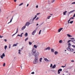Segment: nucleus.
<instances>
[{
  "instance_id": "43",
  "label": "nucleus",
  "mask_w": 75,
  "mask_h": 75,
  "mask_svg": "<svg viewBox=\"0 0 75 75\" xmlns=\"http://www.w3.org/2000/svg\"><path fill=\"white\" fill-rule=\"evenodd\" d=\"M58 74H60V72H59V70H58Z\"/></svg>"
},
{
  "instance_id": "13",
  "label": "nucleus",
  "mask_w": 75,
  "mask_h": 75,
  "mask_svg": "<svg viewBox=\"0 0 75 75\" xmlns=\"http://www.w3.org/2000/svg\"><path fill=\"white\" fill-rule=\"evenodd\" d=\"M18 44V43H16V44H14L13 46V47H16L17 46V45Z\"/></svg>"
},
{
  "instance_id": "32",
  "label": "nucleus",
  "mask_w": 75,
  "mask_h": 75,
  "mask_svg": "<svg viewBox=\"0 0 75 75\" xmlns=\"http://www.w3.org/2000/svg\"><path fill=\"white\" fill-rule=\"evenodd\" d=\"M28 38H26L25 40V41L26 42L27 41V40H28Z\"/></svg>"
},
{
  "instance_id": "31",
  "label": "nucleus",
  "mask_w": 75,
  "mask_h": 75,
  "mask_svg": "<svg viewBox=\"0 0 75 75\" xmlns=\"http://www.w3.org/2000/svg\"><path fill=\"white\" fill-rule=\"evenodd\" d=\"M62 69H58V70H59V71H60V72H61L62 71Z\"/></svg>"
},
{
  "instance_id": "35",
  "label": "nucleus",
  "mask_w": 75,
  "mask_h": 75,
  "mask_svg": "<svg viewBox=\"0 0 75 75\" xmlns=\"http://www.w3.org/2000/svg\"><path fill=\"white\" fill-rule=\"evenodd\" d=\"M22 34H23V33H21V35L20 37H22L23 36V35H22Z\"/></svg>"
},
{
  "instance_id": "11",
  "label": "nucleus",
  "mask_w": 75,
  "mask_h": 75,
  "mask_svg": "<svg viewBox=\"0 0 75 75\" xmlns=\"http://www.w3.org/2000/svg\"><path fill=\"white\" fill-rule=\"evenodd\" d=\"M25 27H26L25 25L23 27H22V28H21L22 30H24V29H25Z\"/></svg>"
},
{
  "instance_id": "10",
  "label": "nucleus",
  "mask_w": 75,
  "mask_h": 75,
  "mask_svg": "<svg viewBox=\"0 0 75 75\" xmlns=\"http://www.w3.org/2000/svg\"><path fill=\"white\" fill-rule=\"evenodd\" d=\"M13 16L12 17V18L10 20V21L8 23V24H9V23H11L12 21V20H13Z\"/></svg>"
},
{
  "instance_id": "5",
  "label": "nucleus",
  "mask_w": 75,
  "mask_h": 75,
  "mask_svg": "<svg viewBox=\"0 0 75 75\" xmlns=\"http://www.w3.org/2000/svg\"><path fill=\"white\" fill-rule=\"evenodd\" d=\"M18 28L17 29V31L16 32V33H15L14 34H13V35H12V36L13 37V36H14V35H15V34H17V33H18Z\"/></svg>"
},
{
  "instance_id": "17",
  "label": "nucleus",
  "mask_w": 75,
  "mask_h": 75,
  "mask_svg": "<svg viewBox=\"0 0 75 75\" xmlns=\"http://www.w3.org/2000/svg\"><path fill=\"white\" fill-rule=\"evenodd\" d=\"M25 35V37H27V36H28V33H26Z\"/></svg>"
},
{
  "instance_id": "7",
  "label": "nucleus",
  "mask_w": 75,
  "mask_h": 75,
  "mask_svg": "<svg viewBox=\"0 0 75 75\" xmlns=\"http://www.w3.org/2000/svg\"><path fill=\"white\" fill-rule=\"evenodd\" d=\"M62 29H63V28H60L58 30V32L59 33V32H60V31H61L62 30Z\"/></svg>"
},
{
  "instance_id": "49",
  "label": "nucleus",
  "mask_w": 75,
  "mask_h": 75,
  "mask_svg": "<svg viewBox=\"0 0 75 75\" xmlns=\"http://www.w3.org/2000/svg\"><path fill=\"white\" fill-rule=\"evenodd\" d=\"M40 14V13H37V15H39V14Z\"/></svg>"
},
{
  "instance_id": "40",
  "label": "nucleus",
  "mask_w": 75,
  "mask_h": 75,
  "mask_svg": "<svg viewBox=\"0 0 75 75\" xmlns=\"http://www.w3.org/2000/svg\"><path fill=\"white\" fill-rule=\"evenodd\" d=\"M38 19H39V18H38V17H37L36 18V20H38Z\"/></svg>"
},
{
  "instance_id": "29",
  "label": "nucleus",
  "mask_w": 75,
  "mask_h": 75,
  "mask_svg": "<svg viewBox=\"0 0 75 75\" xmlns=\"http://www.w3.org/2000/svg\"><path fill=\"white\" fill-rule=\"evenodd\" d=\"M71 18H70V19H69V20L68 21V24H69V21H71Z\"/></svg>"
},
{
  "instance_id": "14",
  "label": "nucleus",
  "mask_w": 75,
  "mask_h": 75,
  "mask_svg": "<svg viewBox=\"0 0 75 75\" xmlns=\"http://www.w3.org/2000/svg\"><path fill=\"white\" fill-rule=\"evenodd\" d=\"M74 10L71 11L70 12H69V14H71V13H73V12H74Z\"/></svg>"
},
{
  "instance_id": "46",
  "label": "nucleus",
  "mask_w": 75,
  "mask_h": 75,
  "mask_svg": "<svg viewBox=\"0 0 75 75\" xmlns=\"http://www.w3.org/2000/svg\"><path fill=\"white\" fill-rule=\"evenodd\" d=\"M52 64H51L50 65V67H52Z\"/></svg>"
},
{
  "instance_id": "19",
  "label": "nucleus",
  "mask_w": 75,
  "mask_h": 75,
  "mask_svg": "<svg viewBox=\"0 0 75 75\" xmlns=\"http://www.w3.org/2000/svg\"><path fill=\"white\" fill-rule=\"evenodd\" d=\"M55 1V0H53L51 1V3H54Z\"/></svg>"
},
{
  "instance_id": "62",
  "label": "nucleus",
  "mask_w": 75,
  "mask_h": 75,
  "mask_svg": "<svg viewBox=\"0 0 75 75\" xmlns=\"http://www.w3.org/2000/svg\"><path fill=\"white\" fill-rule=\"evenodd\" d=\"M10 48V46H9V48Z\"/></svg>"
},
{
  "instance_id": "44",
  "label": "nucleus",
  "mask_w": 75,
  "mask_h": 75,
  "mask_svg": "<svg viewBox=\"0 0 75 75\" xmlns=\"http://www.w3.org/2000/svg\"><path fill=\"white\" fill-rule=\"evenodd\" d=\"M72 46L74 48H75V46L74 45H72Z\"/></svg>"
},
{
  "instance_id": "51",
  "label": "nucleus",
  "mask_w": 75,
  "mask_h": 75,
  "mask_svg": "<svg viewBox=\"0 0 75 75\" xmlns=\"http://www.w3.org/2000/svg\"><path fill=\"white\" fill-rule=\"evenodd\" d=\"M36 8H38V5H37L36 6Z\"/></svg>"
},
{
  "instance_id": "9",
  "label": "nucleus",
  "mask_w": 75,
  "mask_h": 75,
  "mask_svg": "<svg viewBox=\"0 0 75 75\" xmlns=\"http://www.w3.org/2000/svg\"><path fill=\"white\" fill-rule=\"evenodd\" d=\"M50 47H48L47 48H46L45 50H50Z\"/></svg>"
},
{
  "instance_id": "64",
  "label": "nucleus",
  "mask_w": 75,
  "mask_h": 75,
  "mask_svg": "<svg viewBox=\"0 0 75 75\" xmlns=\"http://www.w3.org/2000/svg\"><path fill=\"white\" fill-rule=\"evenodd\" d=\"M22 65V64L21 65V68H22V67L21 66Z\"/></svg>"
},
{
  "instance_id": "16",
  "label": "nucleus",
  "mask_w": 75,
  "mask_h": 75,
  "mask_svg": "<svg viewBox=\"0 0 75 75\" xmlns=\"http://www.w3.org/2000/svg\"><path fill=\"white\" fill-rule=\"evenodd\" d=\"M67 35L69 37H72V36L70 35L69 34H67Z\"/></svg>"
},
{
  "instance_id": "63",
  "label": "nucleus",
  "mask_w": 75,
  "mask_h": 75,
  "mask_svg": "<svg viewBox=\"0 0 75 75\" xmlns=\"http://www.w3.org/2000/svg\"><path fill=\"white\" fill-rule=\"evenodd\" d=\"M0 13H1V9H0Z\"/></svg>"
},
{
  "instance_id": "21",
  "label": "nucleus",
  "mask_w": 75,
  "mask_h": 75,
  "mask_svg": "<svg viewBox=\"0 0 75 75\" xmlns=\"http://www.w3.org/2000/svg\"><path fill=\"white\" fill-rule=\"evenodd\" d=\"M72 42L74 43V44H75V40H72Z\"/></svg>"
},
{
  "instance_id": "45",
  "label": "nucleus",
  "mask_w": 75,
  "mask_h": 75,
  "mask_svg": "<svg viewBox=\"0 0 75 75\" xmlns=\"http://www.w3.org/2000/svg\"><path fill=\"white\" fill-rule=\"evenodd\" d=\"M4 41H5V42H6L7 41V39H4Z\"/></svg>"
},
{
  "instance_id": "37",
  "label": "nucleus",
  "mask_w": 75,
  "mask_h": 75,
  "mask_svg": "<svg viewBox=\"0 0 75 75\" xmlns=\"http://www.w3.org/2000/svg\"><path fill=\"white\" fill-rule=\"evenodd\" d=\"M71 40H69V41H67V43H69V42H70V41H71Z\"/></svg>"
},
{
  "instance_id": "23",
  "label": "nucleus",
  "mask_w": 75,
  "mask_h": 75,
  "mask_svg": "<svg viewBox=\"0 0 75 75\" xmlns=\"http://www.w3.org/2000/svg\"><path fill=\"white\" fill-rule=\"evenodd\" d=\"M29 45H31V44H32V42H29Z\"/></svg>"
},
{
  "instance_id": "30",
  "label": "nucleus",
  "mask_w": 75,
  "mask_h": 75,
  "mask_svg": "<svg viewBox=\"0 0 75 75\" xmlns=\"http://www.w3.org/2000/svg\"><path fill=\"white\" fill-rule=\"evenodd\" d=\"M3 57H5V54H4V53H3L2 55Z\"/></svg>"
},
{
  "instance_id": "20",
  "label": "nucleus",
  "mask_w": 75,
  "mask_h": 75,
  "mask_svg": "<svg viewBox=\"0 0 75 75\" xmlns=\"http://www.w3.org/2000/svg\"><path fill=\"white\" fill-rule=\"evenodd\" d=\"M34 47L35 48H37V46H36L35 45H34Z\"/></svg>"
},
{
  "instance_id": "39",
  "label": "nucleus",
  "mask_w": 75,
  "mask_h": 75,
  "mask_svg": "<svg viewBox=\"0 0 75 75\" xmlns=\"http://www.w3.org/2000/svg\"><path fill=\"white\" fill-rule=\"evenodd\" d=\"M1 57L2 59H3V56L2 55L1 56Z\"/></svg>"
},
{
  "instance_id": "27",
  "label": "nucleus",
  "mask_w": 75,
  "mask_h": 75,
  "mask_svg": "<svg viewBox=\"0 0 75 75\" xmlns=\"http://www.w3.org/2000/svg\"><path fill=\"white\" fill-rule=\"evenodd\" d=\"M18 53L19 54H21V53L20 52V51H21V50H18Z\"/></svg>"
},
{
  "instance_id": "22",
  "label": "nucleus",
  "mask_w": 75,
  "mask_h": 75,
  "mask_svg": "<svg viewBox=\"0 0 75 75\" xmlns=\"http://www.w3.org/2000/svg\"><path fill=\"white\" fill-rule=\"evenodd\" d=\"M51 17V16H49L47 17V18H48V19H50V17Z\"/></svg>"
},
{
  "instance_id": "42",
  "label": "nucleus",
  "mask_w": 75,
  "mask_h": 75,
  "mask_svg": "<svg viewBox=\"0 0 75 75\" xmlns=\"http://www.w3.org/2000/svg\"><path fill=\"white\" fill-rule=\"evenodd\" d=\"M70 19H74V18L73 17H71L70 18Z\"/></svg>"
},
{
  "instance_id": "38",
  "label": "nucleus",
  "mask_w": 75,
  "mask_h": 75,
  "mask_svg": "<svg viewBox=\"0 0 75 75\" xmlns=\"http://www.w3.org/2000/svg\"><path fill=\"white\" fill-rule=\"evenodd\" d=\"M41 30H40V31H39V34H41Z\"/></svg>"
},
{
  "instance_id": "36",
  "label": "nucleus",
  "mask_w": 75,
  "mask_h": 75,
  "mask_svg": "<svg viewBox=\"0 0 75 75\" xmlns=\"http://www.w3.org/2000/svg\"><path fill=\"white\" fill-rule=\"evenodd\" d=\"M5 65H6V63H4L3 65V67H5Z\"/></svg>"
},
{
  "instance_id": "6",
  "label": "nucleus",
  "mask_w": 75,
  "mask_h": 75,
  "mask_svg": "<svg viewBox=\"0 0 75 75\" xmlns=\"http://www.w3.org/2000/svg\"><path fill=\"white\" fill-rule=\"evenodd\" d=\"M36 33V30H35L34 31H33V32L32 33V35H34V34Z\"/></svg>"
},
{
  "instance_id": "52",
  "label": "nucleus",
  "mask_w": 75,
  "mask_h": 75,
  "mask_svg": "<svg viewBox=\"0 0 75 75\" xmlns=\"http://www.w3.org/2000/svg\"><path fill=\"white\" fill-rule=\"evenodd\" d=\"M37 17V15H36L35 16V17L36 18Z\"/></svg>"
},
{
  "instance_id": "1",
  "label": "nucleus",
  "mask_w": 75,
  "mask_h": 75,
  "mask_svg": "<svg viewBox=\"0 0 75 75\" xmlns=\"http://www.w3.org/2000/svg\"><path fill=\"white\" fill-rule=\"evenodd\" d=\"M32 54L35 56V57H38L39 56V53L38 52L36 53V50L34 49H33L32 51Z\"/></svg>"
},
{
  "instance_id": "15",
  "label": "nucleus",
  "mask_w": 75,
  "mask_h": 75,
  "mask_svg": "<svg viewBox=\"0 0 75 75\" xmlns=\"http://www.w3.org/2000/svg\"><path fill=\"white\" fill-rule=\"evenodd\" d=\"M67 11H66L65 12H63V14L65 15H66V13H67Z\"/></svg>"
},
{
  "instance_id": "50",
  "label": "nucleus",
  "mask_w": 75,
  "mask_h": 75,
  "mask_svg": "<svg viewBox=\"0 0 75 75\" xmlns=\"http://www.w3.org/2000/svg\"><path fill=\"white\" fill-rule=\"evenodd\" d=\"M14 2H16L17 1V0H13Z\"/></svg>"
},
{
  "instance_id": "56",
  "label": "nucleus",
  "mask_w": 75,
  "mask_h": 75,
  "mask_svg": "<svg viewBox=\"0 0 75 75\" xmlns=\"http://www.w3.org/2000/svg\"><path fill=\"white\" fill-rule=\"evenodd\" d=\"M3 37V36H0V38H2Z\"/></svg>"
},
{
  "instance_id": "24",
  "label": "nucleus",
  "mask_w": 75,
  "mask_h": 75,
  "mask_svg": "<svg viewBox=\"0 0 75 75\" xmlns=\"http://www.w3.org/2000/svg\"><path fill=\"white\" fill-rule=\"evenodd\" d=\"M7 47V46L6 45L5 46L4 49H5V50H6V48Z\"/></svg>"
},
{
  "instance_id": "59",
  "label": "nucleus",
  "mask_w": 75,
  "mask_h": 75,
  "mask_svg": "<svg viewBox=\"0 0 75 75\" xmlns=\"http://www.w3.org/2000/svg\"><path fill=\"white\" fill-rule=\"evenodd\" d=\"M29 4H28L27 5V7H28V6Z\"/></svg>"
},
{
  "instance_id": "2",
  "label": "nucleus",
  "mask_w": 75,
  "mask_h": 75,
  "mask_svg": "<svg viewBox=\"0 0 75 75\" xmlns=\"http://www.w3.org/2000/svg\"><path fill=\"white\" fill-rule=\"evenodd\" d=\"M68 45L69 47H67V50L69 51H71V52H73V51H74V49H70L69 48L70 47V46H71V43L69 42L68 44Z\"/></svg>"
},
{
  "instance_id": "48",
  "label": "nucleus",
  "mask_w": 75,
  "mask_h": 75,
  "mask_svg": "<svg viewBox=\"0 0 75 75\" xmlns=\"http://www.w3.org/2000/svg\"><path fill=\"white\" fill-rule=\"evenodd\" d=\"M32 74H34V72H32L31 73Z\"/></svg>"
},
{
  "instance_id": "18",
  "label": "nucleus",
  "mask_w": 75,
  "mask_h": 75,
  "mask_svg": "<svg viewBox=\"0 0 75 75\" xmlns=\"http://www.w3.org/2000/svg\"><path fill=\"white\" fill-rule=\"evenodd\" d=\"M56 67V65L55 64H54L53 66H52V68L53 69H54L55 68V67Z\"/></svg>"
},
{
  "instance_id": "4",
  "label": "nucleus",
  "mask_w": 75,
  "mask_h": 75,
  "mask_svg": "<svg viewBox=\"0 0 75 75\" xmlns=\"http://www.w3.org/2000/svg\"><path fill=\"white\" fill-rule=\"evenodd\" d=\"M30 23L27 22L25 24V25L26 27V26H27L28 27V26H29V25H30Z\"/></svg>"
},
{
  "instance_id": "60",
  "label": "nucleus",
  "mask_w": 75,
  "mask_h": 75,
  "mask_svg": "<svg viewBox=\"0 0 75 75\" xmlns=\"http://www.w3.org/2000/svg\"><path fill=\"white\" fill-rule=\"evenodd\" d=\"M50 14V15H51L52 16V15H53V14Z\"/></svg>"
},
{
  "instance_id": "61",
  "label": "nucleus",
  "mask_w": 75,
  "mask_h": 75,
  "mask_svg": "<svg viewBox=\"0 0 75 75\" xmlns=\"http://www.w3.org/2000/svg\"><path fill=\"white\" fill-rule=\"evenodd\" d=\"M38 25V24H37V25Z\"/></svg>"
},
{
  "instance_id": "34",
  "label": "nucleus",
  "mask_w": 75,
  "mask_h": 75,
  "mask_svg": "<svg viewBox=\"0 0 75 75\" xmlns=\"http://www.w3.org/2000/svg\"><path fill=\"white\" fill-rule=\"evenodd\" d=\"M73 22H74V21H71L70 22V24H72V23H73Z\"/></svg>"
},
{
  "instance_id": "47",
  "label": "nucleus",
  "mask_w": 75,
  "mask_h": 75,
  "mask_svg": "<svg viewBox=\"0 0 75 75\" xmlns=\"http://www.w3.org/2000/svg\"><path fill=\"white\" fill-rule=\"evenodd\" d=\"M36 18L35 17L33 18V20H34V19H35Z\"/></svg>"
},
{
  "instance_id": "8",
  "label": "nucleus",
  "mask_w": 75,
  "mask_h": 75,
  "mask_svg": "<svg viewBox=\"0 0 75 75\" xmlns=\"http://www.w3.org/2000/svg\"><path fill=\"white\" fill-rule=\"evenodd\" d=\"M44 60L46 61V62H48V61H49V60L47 59V58H45Z\"/></svg>"
},
{
  "instance_id": "41",
  "label": "nucleus",
  "mask_w": 75,
  "mask_h": 75,
  "mask_svg": "<svg viewBox=\"0 0 75 75\" xmlns=\"http://www.w3.org/2000/svg\"><path fill=\"white\" fill-rule=\"evenodd\" d=\"M66 67V65H65V66H62V67L63 68H64V67Z\"/></svg>"
},
{
  "instance_id": "55",
  "label": "nucleus",
  "mask_w": 75,
  "mask_h": 75,
  "mask_svg": "<svg viewBox=\"0 0 75 75\" xmlns=\"http://www.w3.org/2000/svg\"><path fill=\"white\" fill-rule=\"evenodd\" d=\"M70 39H71V40H72V39L74 40V38H70Z\"/></svg>"
},
{
  "instance_id": "12",
  "label": "nucleus",
  "mask_w": 75,
  "mask_h": 75,
  "mask_svg": "<svg viewBox=\"0 0 75 75\" xmlns=\"http://www.w3.org/2000/svg\"><path fill=\"white\" fill-rule=\"evenodd\" d=\"M58 54V52H57V51H55L54 52V54L55 55H57V54Z\"/></svg>"
},
{
  "instance_id": "28",
  "label": "nucleus",
  "mask_w": 75,
  "mask_h": 75,
  "mask_svg": "<svg viewBox=\"0 0 75 75\" xmlns=\"http://www.w3.org/2000/svg\"><path fill=\"white\" fill-rule=\"evenodd\" d=\"M51 51L52 52H54V49H51Z\"/></svg>"
},
{
  "instance_id": "33",
  "label": "nucleus",
  "mask_w": 75,
  "mask_h": 75,
  "mask_svg": "<svg viewBox=\"0 0 75 75\" xmlns=\"http://www.w3.org/2000/svg\"><path fill=\"white\" fill-rule=\"evenodd\" d=\"M41 60H42V58H40L39 59L40 61V62H41Z\"/></svg>"
},
{
  "instance_id": "25",
  "label": "nucleus",
  "mask_w": 75,
  "mask_h": 75,
  "mask_svg": "<svg viewBox=\"0 0 75 75\" xmlns=\"http://www.w3.org/2000/svg\"><path fill=\"white\" fill-rule=\"evenodd\" d=\"M62 40H60L59 42V43H62Z\"/></svg>"
},
{
  "instance_id": "58",
  "label": "nucleus",
  "mask_w": 75,
  "mask_h": 75,
  "mask_svg": "<svg viewBox=\"0 0 75 75\" xmlns=\"http://www.w3.org/2000/svg\"><path fill=\"white\" fill-rule=\"evenodd\" d=\"M18 36H19V37H20V35L18 34Z\"/></svg>"
},
{
  "instance_id": "57",
  "label": "nucleus",
  "mask_w": 75,
  "mask_h": 75,
  "mask_svg": "<svg viewBox=\"0 0 75 75\" xmlns=\"http://www.w3.org/2000/svg\"><path fill=\"white\" fill-rule=\"evenodd\" d=\"M71 62H74V60H71Z\"/></svg>"
},
{
  "instance_id": "53",
  "label": "nucleus",
  "mask_w": 75,
  "mask_h": 75,
  "mask_svg": "<svg viewBox=\"0 0 75 75\" xmlns=\"http://www.w3.org/2000/svg\"><path fill=\"white\" fill-rule=\"evenodd\" d=\"M73 17H75V14H74L73 16Z\"/></svg>"
},
{
  "instance_id": "26",
  "label": "nucleus",
  "mask_w": 75,
  "mask_h": 75,
  "mask_svg": "<svg viewBox=\"0 0 75 75\" xmlns=\"http://www.w3.org/2000/svg\"><path fill=\"white\" fill-rule=\"evenodd\" d=\"M23 3H21V4H19V6H21L23 5Z\"/></svg>"
},
{
  "instance_id": "3",
  "label": "nucleus",
  "mask_w": 75,
  "mask_h": 75,
  "mask_svg": "<svg viewBox=\"0 0 75 75\" xmlns=\"http://www.w3.org/2000/svg\"><path fill=\"white\" fill-rule=\"evenodd\" d=\"M38 57H35V59L33 61V64H37L38 63Z\"/></svg>"
},
{
  "instance_id": "54",
  "label": "nucleus",
  "mask_w": 75,
  "mask_h": 75,
  "mask_svg": "<svg viewBox=\"0 0 75 75\" xmlns=\"http://www.w3.org/2000/svg\"><path fill=\"white\" fill-rule=\"evenodd\" d=\"M72 4H75V2H74L73 3H72Z\"/></svg>"
}]
</instances>
